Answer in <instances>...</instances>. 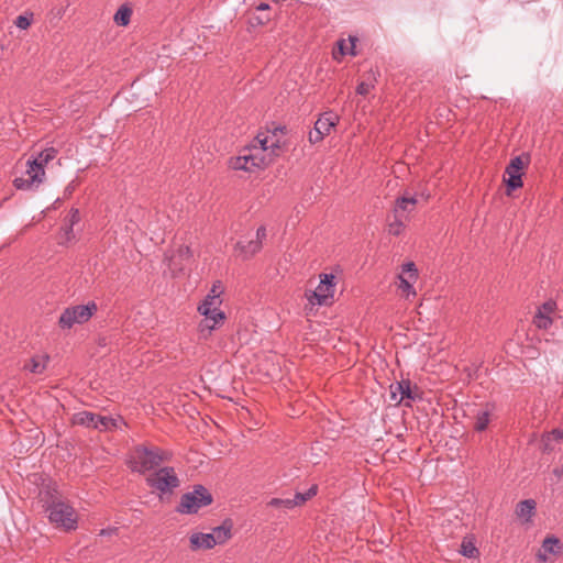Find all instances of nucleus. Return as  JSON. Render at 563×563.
Returning a JSON list of instances; mask_svg holds the SVG:
<instances>
[{"label": "nucleus", "mask_w": 563, "mask_h": 563, "mask_svg": "<svg viewBox=\"0 0 563 563\" xmlns=\"http://www.w3.org/2000/svg\"><path fill=\"white\" fill-rule=\"evenodd\" d=\"M376 79L373 77L372 79L361 81L356 87V92L361 96H366L371 92V90L375 86Z\"/></svg>", "instance_id": "33"}, {"label": "nucleus", "mask_w": 563, "mask_h": 563, "mask_svg": "<svg viewBox=\"0 0 563 563\" xmlns=\"http://www.w3.org/2000/svg\"><path fill=\"white\" fill-rule=\"evenodd\" d=\"M178 252L181 254V255H189L190 253V250L188 246H181Z\"/></svg>", "instance_id": "42"}, {"label": "nucleus", "mask_w": 563, "mask_h": 563, "mask_svg": "<svg viewBox=\"0 0 563 563\" xmlns=\"http://www.w3.org/2000/svg\"><path fill=\"white\" fill-rule=\"evenodd\" d=\"M49 521L65 530H74L77 527L78 517L75 509L63 501L53 503L48 507Z\"/></svg>", "instance_id": "9"}, {"label": "nucleus", "mask_w": 563, "mask_h": 563, "mask_svg": "<svg viewBox=\"0 0 563 563\" xmlns=\"http://www.w3.org/2000/svg\"><path fill=\"white\" fill-rule=\"evenodd\" d=\"M461 553L466 558L473 559L478 555V550L473 542L463 540L461 544Z\"/></svg>", "instance_id": "30"}, {"label": "nucleus", "mask_w": 563, "mask_h": 563, "mask_svg": "<svg viewBox=\"0 0 563 563\" xmlns=\"http://www.w3.org/2000/svg\"><path fill=\"white\" fill-rule=\"evenodd\" d=\"M555 307H556L555 302L552 300H549V301L544 302L541 308H539L538 312L550 316L551 313L554 312Z\"/></svg>", "instance_id": "36"}, {"label": "nucleus", "mask_w": 563, "mask_h": 563, "mask_svg": "<svg viewBox=\"0 0 563 563\" xmlns=\"http://www.w3.org/2000/svg\"><path fill=\"white\" fill-rule=\"evenodd\" d=\"M563 439V431L560 429H554L551 432L547 433L542 438V445L544 452H551L554 450V444L561 442Z\"/></svg>", "instance_id": "20"}, {"label": "nucleus", "mask_w": 563, "mask_h": 563, "mask_svg": "<svg viewBox=\"0 0 563 563\" xmlns=\"http://www.w3.org/2000/svg\"><path fill=\"white\" fill-rule=\"evenodd\" d=\"M78 221H79V211L77 209L76 210H71L70 227L66 231L67 240H69V234L73 232V224L78 222Z\"/></svg>", "instance_id": "38"}, {"label": "nucleus", "mask_w": 563, "mask_h": 563, "mask_svg": "<svg viewBox=\"0 0 563 563\" xmlns=\"http://www.w3.org/2000/svg\"><path fill=\"white\" fill-rule=\"evenodd\" d=\"M269 9V4L268 3H265V2H261L257 7H256V10L257 11H265V10H268Z\"/></svg>", "instance_id": "41"}, {"label": "nucleus", "mask_w": 563, "mask_h": 563, "mask_svg": "<svg viewBox=\"0 0 563 563\" xmlns=\"http://www.w3.org/2000/svg\"><path fill=\"white\" fill-rule=\"evenodd\" d=\"M108 532L106 530H101V534H107Z\"/></svg>", "instance_id": "43"}, {"label": "nucleus", "mask_w": 563, "mask_h": 563, "mask_svg": "<svg viewBox=\"0 0 563 563\" xmlns=\"http://www.w3.org/2000/svg\"><path fill=\"white\" fill-rule=\"evenodd\" d=\"M132 16V9L126 4L121 5L113 16V21L117 25L126 26L129 25Z\"/></svg>", "instance_id": "23"}, {"label": "nucleus", "mask_w": 563, "mask_h": 563, "mask_svg": "<svg viewBox=\"0 0 563 563\" xmlns=\"http://www.w3.org/2000/svg\"><path fill=\"white\" fill-rule=\"evenodd\" d=\"M172 454L156 446L137 445L128 459L129 467L136 473L145 474L158 467L163 462L169 461Z\"/></svg>", "instance_id": "2"}, {"label": "nucleus", "mask_w": 563, "mask_h": 563, "mask_svg": "<svg viewBox=\"0 0 563 563\" xmlns=\"http://www.w3.org/2000/svg\"><path fill=\"white\" fill-rule=\"evenodd\" d=\"M49 360L51 357L46 353L35 354L23 365V369L32 374L41 375L47 368Z\"/></svg>", "instance_id": "15"}, {"label": "nucleus", "mask_w": 563, "mask_h": 563, "mask_svg": "<svg viewBox=\"0 0 563 563\" xmlns=\"http://www.w3.org/2000/svg\"><path fill=\"white\" fill-rule=\"evenodd\" d=\"M32 15L33 14H30V15H19L15 21H14V24L16 27L21 29V30H26L30 25H31V22H32Z\"/></svg>", "instance_id": "35"}, {"label": "nucleus", "mask_w": 563, "mask_h": 563, "mask_svg": "<svg viewBox=\"0 0 563 563\" xmlns=\"http://www.w3.org/2000/svg\"><path fill=\"white\" fill-rule=\"evenodd\" d=\"M97 310L98 307L95 301H89L87 305L68 307L59 316L58 325L63 330H69L76 324L89 321Z\"/></svg>", "instance_id": "6"}, {"label": "nucleus", "mask_w": 563, "mask_h": 563, "mask_svg": "<svg viewBox=\"0 0 563 563\" xmlns=\"http://www.w3.org/2000/svg\"><path fill=\"white\" fill-rule=\"evenodd\" d=\"M280 151L282 145L275 133H258L250 145L241 148L236 156L230 157L228 165L233 170L256 173L271 165Z\"/></svg>", "instance_id": "1"}, {"label": "nucleus", "mask_w": 563, "mask_h": 563, "mask_svg": "<svg viewBox=\"0 0 563 563\" xmlns=\"http://www.w3.org/2000/svg\"><path fill=\"white\" fill-rule=\"evenodd\" d=\"M323 137H324V134H322L320 132V130H316V128H313V130L309 132V141L312 144L322 141Z\"/></svg>", "instance_id": "37"}, {"label": "nucleus", "mask_w": 563, "mask_h": 563, "mask_svg": "<svg viewBox=\"0 0 563 563\" xmlns=\"http://www.w3.org/2000/svg\"><path fill=\"white\" fill-rule=\"evenodd\" d=\"M335 276L321 274L320 283L312 291L306 292V298L312 306H328L332 302L335 291Z\"/></svg>", "instance_id": "8"}, {"label": "nucleus", "mask_w": 563, "mask_h": 563, "mask_svg": "<svg viewBox=\"0 0 563 563\" xmlns=\"http://www.w3.org/2000/svg\"><path fill=\"white\" fill-rule=\"evenodd\" d=\"M418 279V271L415 263L408 262L402 265L401 274L398 276V289L406 298L415 297L416 290L413 284Z\"/></svg>", "instance_id": "10"}, {"label": "nucleus", "mask_w": 563, "mask_h": 563, "mask_svg": "<svg viewBox=\"0 0 563 563\" xmlns=\"http://www.w3.org/2000/svg\"><path fill=\"white\" fill-rule=\"evenodd\" d=\"M563 554V545L560 540L553 536L547 537L539 551L537 552V560L539 562L545 563L550 561L549 555L560 556Z\"/></svg>", "instance_id": "13"}, {"label": "nucleus", "mask_w": 563, "mask_h": 563, "mask_svg": "<svg viewBox=\"0 0 563 563\" xmlns=\"http://www.w3.org/2000/svg\"><path fill=\"white\" fill-rule=\"evenodd\" d=\"M536 507L537 503L533 499H525L517 505L516 515L522 522H531L536 514Z\"/></svg>", "instance_id": "17"}, {"label": "nucleus", "mask_w": 563, "mask_h": 563, "mask_svg": "<svg viewBox=\"0 0 563 563\" xmlns=\"http://www.w3.org/2000/svg\"><path fill=\"white\" fill-rule=\"evenodd\" d=\"M146 484L162 498L165 495H172L179 487L180 481L174 467L164 466L150 473Z\"/></svg>", "instance_id": "5"}, {"label": "nucleus", "mask_w": 563, "mask_h": 563, "mask_svg": "<svg viewBox=\"0 0 563 563\" xmlns=\"http://www.w3.org/2000/svg\"><path fill=\"white\" fill-rule=\"evenodd\" d=\"M222 292H223V286H222L221 282L217 280L216 283H213L211 289L209 290V292L207 294V296L205 298L210 299V300L222 301V299H221Z\"/></svg>", "instance_id": "31"}, {"label": "nucleus", "mask_w": 563, "mask_h": 563, "mask_svg": "<svg viewBox=\"0 0 563 563\" xmlns=\"http://www.w3.org/2000/svg\"><path fill=\"white\" fill-rule=\"evenodd\" d=\"M268 506L280 509H292L296 507V500L294 498H272L268 501Z\"/></svg>", "instance_id": "28"}, {"label": "nucleus", "mask_w": 563, "mask_h": 563, "mask_svg": "<svg viewBox=\"0 0 563 563\" xmlns=\"http://www.w3.org/2000/svg\"><path fill=\"white\" fill-rule=\"evenodd\" d=\"M406 220V218L394 214V219L388 223V233L396 236L399 235L405 229Z\"/></svg>", "instance_id": "27"}, {"label": "nucleus", "mask_w": 563, "mask_h": 563, "mask_svg": "<svg viewBox=\"0 0 563 563\" xmlns=\"http://www.w3.org/2000/svg\"><path fill=\"white\" fill-rule=\"evenodd\" d=\"M13 184H14V187L19 190H29V189H32L33 186L35 185L34 181L32 179H30L29 177L27 178L16 177L14 179Z\"/></svg>", "instance_id": "34"}, {"label": "nucleus", "mask_w": 563, "mask_h": 563, "mask_svg": "<svg viewBox=\"0 0 563 563\" xmlns=\"http://www.w3.org/2000/svg\"><path fill=\"white\" fill-rule=\"evenodd\" d=\"M553 475L556 477L559 482L563 481V467H555L553 470Z\"/></svg>", "instance_id": "40"}, {"label": "nucleus", "mask_w": 563, "mask_h": 563, "mask_svg": "<svg viewBox=\"0 0 563 563\" xmlns=\"http://www.w3.org/2000/svg\"><path fill=\"white\" fill-rule=\"evenodd\" d=\"M222 301L205 298L198 306V312L203 319L198 324V332L201 339H208L211 332L220 328L225 320V313L220 309Z\"/></svg>", "instance_id": "3"}, {"label": "nucleus", "mask_w": 563, "mask_h": 563, "mask_svg": "<svg viewBox=\"0 0 563 563\" xmlns=\"http://www.w3.org/2000/svg\"><path fill=\"white\" fill-rule=\"evenodd\" d=\"M212 503V496L201 485L195 486L192 492L186 493L181 496L177 511L180 514H196L200 508L208 506Z\"/></svg>", "instance_id": "7"}, {"label": "nucleus", "mask_w": 563, "mask_h": 563, "mask_svg": "<svg viewBox=\"0 0 563 563\" xmlns=\"http://www.w3.org/2000/svg\"><path fill=\"white\" fill-rule=\"evenodd\" d=\"M232 537L231 526L221 525L211 532H192L188 536L189 549L194 552L211 550L216 545L227 543Z\"/></svg>", "instance_id": "4"}, {"label": "nucleus", "mask_w": 563, "mask_h": 563, "mask_svg": "<svg viewBox=\"0 0 563 563\" xmlns=\"http://www.w3.org/2000/svg\"><path fill=\"white\" fill-rule=\"evenodd\" d=\"M525 162L520 156L514 157L506 167V174L508 176L506 183L509 189L515 190L522 187V169Z\"/></svg>", "instance_id": "12"}, {"label": "nucleus", "mask_w": 563, "mask_h": 563, "mask_svg": "<svg viewBox=\"0 0 563 563\" xmlns=\"http://www.w3.org/2000/svg\"><path fill=\"white\" fill-rule=\"evenodd\" d=\"M57 155V150L54 147H47L40 152L34 161L40 164L41 167L45 168V166L53 161Z\"/></svg>", "instance_id": "24"}, {"label": "nucleus", "mask_w": 563, "mask_h": 563, "mask_svg": "<svg viewBox=\"0 0 563 563\" xmlns=\"http://www.w3.org/2000/svg\"><path fill=\"white\" fill-rule=\"evenodd\" d=\"M97 417V413L90 411H80L74 415L73 422L78 426H85L95 429Z\"/></svg>", "instance_id": "22"}, {"label": "nucleus", "mask_w": 563, "mask_h": 563, "mask_svg": "<svg viewBox=\"0 0 563 563\" xmlns=\"http://www.w3.org/2000/svg\"><path fill=\"white\" fill-rule=\"evenodd\" d=\"M339 115L332 111H327L320 115V118L316 121L314 128L316 130H320L322 134H330L331 130L338 124Z\"/></svg>", "instance_id": "16"}, {"label": "nucleus", "mask_w": 563, "mask_h": 563, "mask_svg": "<svg viewBox=\"0 0 563 563\" xmlns=\"http://www.w3.org/2000/svg\"><path fill=\"white\" fill-rule=\"evenodd\" d=\"M417 199L413 196L405 194L395 201L394 214L408 219V216L415 210Z\"/></svg>", "instance_id": "14"}, {"label": "nucleus", "mask_w": 563, "mask_h": 563, "mask_svg": "<svg viewBox=\"0 0 563 563\" xmlns=\"http://www.w3.org/2000/svg\"><path fill=\"white\" fill-rule=\"evenodd\" d=\"M26 175L34 184L40 185L45 177V169L40 166L34 159L27 161Z\"/></svg>", "instance_id": "19"}, {"label": "nucleus", "mask_w": 563, "mask_h": 563, "mask_svg": "<svg viewBox=\"0 0 563 563\" xmlns=\"http://www.w3.org/2000/svg\"><path fill=\"white\" fill-rule=\"evenodd\" d=\"M533 323L539 329H548L552 324V319L548 314H543L541 312H537L533 319Z\"/></svg>", "instance_id": "32"}, {"label": "nucleus", "mask_w": 563, "mask_h": 563, "mask_svg": "<svg viewBox=\"0 0 563 563\" xmlns=\"http://www.w3.org/2000/svg\"><path fill=\"white\" fill-rule=\"evenodd\" d=\"M318 493V486L312 485L306 493H296L294 499L296 500V507L305 504L311 499Z\"/></svg>", "instance_id": "29"}, {"label": "nucleus", "mask_w": 563, "mask_h": 563, "mask_svg": "<svg viewBox=\"0 0 563 563\" xmlns=\"http://www.w3.org/2000/svg\"><path fill=\"white\" fill-rule=\"evenodd\" d=\"M262 249L261 241L250 240L247 242L240 241L235 246V253L243 257L247 258L253 256Z\"/></svg>", "instance_id": "18"}, {"label": "nucleus", "mask_w": 563, "mask_h": 563, "mask_svg": "<svg viewBox=\"0 0 563 563\" xmlns=\"http://www.w3.org/2000/svg\"><path fill=\"white\" fill-rule=\"evenodd\" d=\"M266 238V229L264 227H260L256 230L255 239L254 241H263Z\"/></svg>", "instance_id": "39"}, {"label": "nucleus", "mask_w": 563, "mask_h": 563, "mask_svg": "<svg viewBox=\"0 0 563 563\" xmlns=\"http://www.w3.org/2000/svg\"><path fill=\"white\" fill-rule=\"evenodd\" d=\"M390 399L396 404H400L405 400L406 406H410V401H413L418 398L417 388L411 387V382L409 379H401L400 382H396L390 385Z\"/></svg>", "instance_id": "11"}, {"label": "nucleus", "mask_w": 563, "mask_h": 563, "mask_svg": "<svg viewBox=\"0 0 563 563\" xmlns=\"http://www.w3.org/2000/svg\"><path fill=\"white\" fill-rule=\"evenodd\" d=\"M490 421V411L488 409L481 410L476 415L474 429L478 432L484 431Z\"/></svg>", "instance_id": "26"}, {"label": "nucleus", "mask_w": 563, "mask_h": 563, "mask_svg": "<svg viewBox=\"0 0 563 563\" xmlns=\"http://www.w3.org/2000/svg\"><path fill=\"white\" fill-rule=\"evenodd\" d=\"M350 41V44L347 45L345 43L344 40H341L338 42V52H333V58L336 59V60H340V58L344 55H352V56H355L356 55V52H355V42H356V38L355 37H350L349 38Z\"/></svg>", "instance_id": "21"}, {"label": "nucleus", "mask_w": 563, "mask_h": 563, "mask_svg": "<svg viewBox=\"0 0 563 563\" xmlns=\"http://www.w3.org/2000/svg\"><path fill=\"white\" fill-rule=\"evenodd\" d=\"M118 426L117 420L111 417L100 416L97 417L95 429L99 431H109L115 429Z\"/></svg>", "instance_id": "25"}]
</instances>
